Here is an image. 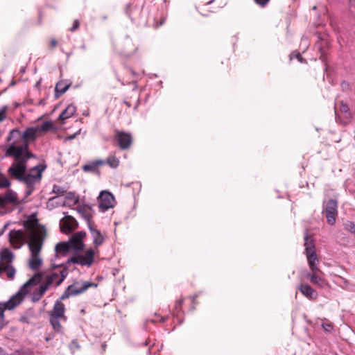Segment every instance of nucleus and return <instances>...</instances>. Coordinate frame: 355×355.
Segmentation results:
<instances>
[{
	"mask_svg": "<svg viewBox=\"0 0 355 355\" xmlns=\"http://www.w3.org/2000/svg\"><path fill=\"white\" fill-rule=\"evenodd\" d=\"M166 318L164 317L160 316L159 315L155 314V318L150 320V322L153 323H156L157 322H164Z\"/></svg>",
	"mask_w": 355,
	"mask_h": 355,
	"instance_id": "nucleus-38",
	"label": "nucleus"
},
{
	"mask_svg": "<svg viewBox=\"0 0 355 355\" xmlns=\"http://www.w3.org/2000/svg\"><path fill=\"white\" fill-rule=\"evenodd\" d=\"M65 192L64 188L58 185H53L52 193L58 195H62Z\"/></svg>",
	"mask_w": 355,
	"mask_h": 355,
	"instance_id": "nucleus-36",
	"label": "nucleus"
},
{
	"mask_svg": "<svg viewBox=\"0 0 355 355\" xmlns=\"http://www.w3.org/2000/svg\"><path fill=\"white\" fill-rule=\"evenodd\" d=\"M183 299H181L180 300H178L176 302H175V311L178 313L179 311L181 310V307H182V304L183 303Z\"/></svg>",
	"mask_w": 355,
	"mask_h": 355,
	"instance_id": "nucleus-43",
	"label": "nucleus"
},
{
	"mask_svg": "<svg viewBox=\"0 0 355 355\" xmlns=\"http://www.w3.org/2000/svg\"><path fill=\"white\" fill-rule=\"evenodd\" d=\"M64 304L61 302L60 300L56 301L50 313L49 318L50 323L55 331H60L61 330L62 326L60 323V320H67V317L64 315Z\"/></svg>",
	"mask_w": 355,
	"mask_h": 355,
	"instance_id": "nucleus-6",
	"label": "nucleus"
},
{
	"mask_svg": "<svg viewBox=\"0 0 355 355\" xmlns=\"http://www.w3.org/2000/svg\"><path fill=\"white\" fill-rule=\"evenodd\" d=\"M89 229L92 237L93 243L95 247V250H97V248L100 245H101L105 241L104 236L102 234V233L97 229L93 227L92 225H89Z\"/></svg>",
	"mask_w": 355,
	"mask_h": 355,
	"instance_id": "nucleus-20",
	"label": "nucleus"
},
{
	"mask_svg": "<svg viewBox=\"0 0 355 355\" xmlns=\"http://www.w3.org/2000/svg\"><path fill=\"white\" fill-rule=\"evenodd\" d=\"M42 264V259L40 254L31 255L29 259V267L33 270H37Z\"/></svg>",
	"mask_w": 355,
	"mask_h": 355,
	"instance_id": "nucleus-24",
	"label": "nucleus"
},
{
	"mask_svg": "<svg viewBox=\"0 0 355 355\" xmlns=\"http://www.w3.org/2000/svg\"><path fill=\"white\" fill-rule=\"evenodd\" d=\"M116 139L118 141L119 148L122 150L129 148L132 142V135L130 132L123 131H116Z\"/></svg>",
	"mask_w": 355,
	"mask_h": 355,
	"instance_id": "nucleus-15",
	"label": "nucleus"
},
{
	"mask_svg": "<svg viewBox=\"0 0 355 355\" xmlns=\"http://www.w3.org/2000/svg\"><path fill=\"white\" fill-rule=\"evenodd\" d=\"M340 111L342 113L346 114L347 117L350 116L349 109L348 106L346 104H345L343 101L340 103Z\"/></svg>",
	"mask_w": 355,
	"mask_h": 355,
	"instance_id": "nucleus-34",
	"label": "nucleus"
},
{
	"mask_svg": "<svg viewBox=\"0 0 355 355\" xmlns=\"http://www.w3.org/2000/svg\"><path fill=\"white\" fill-rule=\"evenodd\" d=\"M37 134L38 132L36 127H30L26 128L25 131L21 133L24 142L26 143L28 140L34 139Z\"/></svg>",
	"mask_w": 355,
	"mask_h": 355,
	"instance_id": "nucleus-23",
	"label": "nucleus"
},
{
	"mask_svg": "<svg viewBox=\"0 0 355 355\" xmlns=\"http://www.w3.org/2000/svg\"><path fill=\"white\" fill-rule=\"evenodd\" d=\"M119 159L114 155L110 154L107 159L105 161V164H107L112 168H116L119 165Z\"/></svg>",
	"mask_w": 355,
	"mask_h": 355,
	"instance_id": "nucleus-29",
	"label": "nucleus"
},
{
	"mask_svg": "<svg viewBox=\"0 0 355 355\" xmlns=\"http://www.w3.org/2000/svg\"><path fill=\"white\" fill-rule=\"evenodd\" d=\"M42 279V275L37 273L24 283L18 292L6 302L0 303V329L5 324L4 311L11 310L19 305L23 300L24 297L31 291L33 286L37 284Z\"/></svg>",
	"mask_w": 355,
	"mask_h": 355,
	"instance_id": "nucleus-2",
	"label": "nucleus"
},
{
	"mask_svg": "<svg viewBox=\"0 0 355 355\" xmlns=\"http://www.w3.org/2000/svg\"><path fill=\"white\" fill-rule=\"evenodd\" d=\"M293 58H297L300 62H302V57L300 53L293 52L292 53H291L290 59L292 60Z\"/></svg>",
	"mask_w": 355,
	"mask_h": 355,
	"instance_id": "nucleus-39",
	"label": "nucleus"
},
{
	"mask_svg": "<svg viewBox=\"0 0 355 355\" xmlns=\"http://www.w3.org/2000/svg\"><path fill=\"white\" fill-rule=\"evenodd\" d=\"M78 227L76 220L71 216H65L60 221V227L62 232L68 234Z\"/></svg>",
	"mask_w": 355,
	"mask_h": 355,
	"instance_id": "nucleus-17",
	"label": "nucleus"
},
{
	"mask_svg": "<svg viewBox=\"0 0 355 355\" xmlns=\"http://www.w3.org/2000/svg\"><path fill=\"white\" fill-rule=\"evenodd\" d=\"M324 272L320 270L319 271H309L306 273L305 277L309 282L319 288H324L329 285L327 281L323 277Z\"/></svg>",
	"mask_w": 355,
	"mask_h": 355,
	"instance_id": "nucleus-13",
	"label": "nucleus"
},
{
	"mask_svg": "<svg viewBox=\"0 0 355 355\" xmlns=\"http://www.w3.org/2000/svg\"><path fill=\"white\" fill-rule=\"evenodd\" d=\"M62 266V264H59V265H56V266L53 265V268H56L61 267Z\"/></svg>",
	"mask_w": 355,
	"mask_h": 355,
	"instance_id": "nucleus-51",
	"label": "nucleus"
},
{
	"mask_svg": "<svg viewBox=\"0 0 355 355\" xmlns=\"http://www.w3.org/2000/svg\"><path fill=\"white\" fill-rule=\"evenodd\" d=\"M99 208L103 211H105L112 208L115 205L114 196L107 191H102L98 198Z\"/></svg>",
	"mask_w": 355,
	"mask_h": 355,
	"instance_id": "nucleus-11",
	"label": "nucleus"
},
{
	"mask_svg": "<svg viewBox=\"0 0 355 355\" xmlns=\"http://www.w3.org/2000/svg\"><path fill=\"white\" fill-rule=\"evenodd\" d=\"M69 87V84L66 83L65 81L60 80L55 85V94L59 96L64 94L68 88Z\"/></svg>",
	"mask_w": 355,
	"mask_h": 355,
	"instance_id": "nucleus-26",
	"label": "nucleus"
},
{
	"mask_svg": "<svg viewBox=\"0 0 355 355\" xmlns=\"http://www.w3.org/2000/svg\"><path fill=\"white\" fill-rule=\"evenodd\" d=\"M48 289L46 288V286H44V285L41 284L38 289L35 290L32 296V301L35 302H38L42 296L44 295L46 291Z\"/></svg>",
	"mask_w": 355,
	"mask_h": 355,
	"instance_id": "nucleus-27",
	"label": "nucleus"
},
{
	"mask_svg": "<svg viewBox=\"0 0 355 355\" xmlns=\"http://www.w3.org/2000/svg\"><path fill=\"white\" fill-rule=\"evenodd\" d=\"M344 227L346 230L355 234V224L352 221H347L344 224Z\"/></svg>",
	"mask_w": 355,
	"mask_h": 355,
	"instance_id": "nucleus-33",
	"label": "nucleus"
},
{
	"mask_svg": "<svg viewBox=\"0 0 355 355\" xmlns=\"http://www.w3.org/2000/svg\"><path fill=\"white\" fill-rule=\"evenodd\" d=\"M337 202L335 200L329 199L324 209V213L328 224L333 225L336 223V216H337Z\"/></svg>",
	"mask_w": 355,
	"mask_h": 355,
	"instance_id": "nucleus-12",
	"label": "nucleus"
},
{
	"mask_svg": "<svg viewBox=\"0 0 355 355\" xmlns=\"http://www.w3.org/2000/svg\"><path fill=\"white\" fill-rule=\"evenodd\" d=\"M14 257V254L8 248H4L0 252V275L5 272L10 279L14 278L16 272L12 265Z\"/></svg>",
	"mask_w": 355,
	"mask_h": 355,
	"instance_id": "nucleus-4",
	"label": "nucleus"
},
{
	"mask_svg": "<svg viewBox=\"0 0 355 355\" xmlns=\"http://www.w3.org/2000/svg\"><path fill=\"white\" fill-rule=\"evenodd\" d=\"M317 6H313L312 8V11H313V14L314 15V17L317 19L316 21H314V24L317 26H322L324 25V23H323V21L322 20H320V15L317 12Z\"/></svg>",
	"mask_w": 355,
	"mask_h": 355,
	"instance_id": "nucleus-32",
	"label": "nucleus"
},
{
	"mask_svg": "<svg viewBox=\"0 0 355 355\" xmlns=\"http://www.w3.org/2000/svg\"><path fill=\"white\" fill-rule=\"evenodd\" d=\"M125 104H126L128 107H130V103H128V102H125Z\"/></svg>",
	"mask_w": 355,
	"mask_h": 355,
	"instance_id": "nucleus-53",
	"label": "nucleus"
},
{
	"mask_svg": "<svg viewBox=\"0 0 355 355\" xmlns=\"http://www.w3.org/2000/svg\"><path fill=\"white\" fill-rule=\"evenodd\" d=\"M7 156L14 157V162L8 169L9 175L19 182H23L26 185V196H30L34 191V185L40 182L46 166L38 164L27 172L26 162L33 156L32 154Z\"/></svg>",
	"mask_w": 355,
	"mask_h": 355,
	"instance_id": "nucleus-1",
	"label": "nucleus"
},
{
	"mask_svg": "<svg viewBox=\"0 0 355 355\" xmlns=\"http://www.w3.org/2000/svg\"><path fill=\"white\" fill-rule=\"evenodd\" d=\"M46 230L44 228L38 229L33 232L28 247L31 255L40 254L45 238Z\"/></svg>",
	"mask_w": 355,
	"mask_h": 355,
	"instance_id": "nucleus-9",
	"label": "nucleus"
},
{
	"mask_svg": "<svg viewBox=\"0 0 355 355\" xmlns=\"http://www.w3.org/2000/svg\"><path fill=\"white\" fill-rule=\"evenodd\" d=\"M6 116V107L0 109V122L3 121Z\"/></svg>",
	"mask_w": 355,
	"mask_h": 355,
	"instance_id": "nucleus-40",
	"label": "nucleus"
},
{
	"mask_svg": "<svg viewBox=\"0 0 355 355\" xmlns=\"http://www.w3.org/2000/svg\"><path fill=\"white\" fill-rule=\"evenodd\" d=\"M336 278L338 279V284H340V283H343L344 284V286H341L343 288H347L349 284V282L347 279H346L345 278L340 276V275H336Z\"/></svg>",
	"mask_w": 355,
	"mask_h": 355,
	"instance_id": "nucleus-35",
	"label": "nucleus"
},
{
	"mask_svg": "<svg viewBox=\"0 0 355 355\" xmlns=\"http://www.w3.org/2000/svg\"><path fill=\"white\" fill-rule=\"evenodd\" d=\"M105 164V161L102 159L95 160L89 164L83 166L84 172L98 173V167Z\"/></svg>",
	"mask_w": 355,
	"mask_h": 355,
	"instance_id": "nucleus-21",
	"label": "nucleus"
},
{
	"mask_svg": "<svg viewBox=\"0 0 355 355\" xmlns=\"http://www.w3.org/2000/svg\"><path fill=\"white\" fill-rule=\"evenodd\" d=\"M66 198L68 200H73V204H76L78 202V200L75 198V195L73 193L69 192L66 195Z\"/></svg>",
	"mask_w": 355,
	"mask_h": 355,
	"instance_id": "nucleus-42",
	"label": "nucleus"
},
{
	"mask_svg": "<svg viewBox=\"0 0 355 355\" xmlns=\"http://www.w3.org/2000/svg\"><path fill=\"white\" fill-rule=\"evenodd\" d=\"M319 50H320V51H322V49L320 47V48H319Z\"/></svg>",
	"mask_w": 355,
	"mask_h": 355,
	"instance_id": "nucleus-56",
	"label": "nucleus"
},
{
	"mask_svg": "<svg viewBox=\"0 0 355 355\" xmlns=\"http://www.w3.org/2000/svg\"><path fill=\"white\" fill-rule=\"evenodd\" d=\"M6 146V155L30 153L28 150V144L24 142L21 132L18 129H13L9 132Z\"/></svg>",
	"mask_w": 355,
	"mask_h": 355,
	"instance_id": "nucleus-3",
	"label": "nucleus"
},
{
	"mask_svg": "<svg viewBox=\"0 0 355 355\" xmlns=\"http://www.w3.org/2000/svg\"><path fill=\"white\" fill-rule=\"evenodd\" d=\"M103 350H105V347H106V345L105 344H103V346H102Z\"/></svg>",
	"mask_w": 355,
	"mask_h": 355,
	"instance_id": "nucleus-52",
	"label": "nucleus"
},
{
	"mask_svg": "<svg viewBox=\"0 0 355 355\" xmlns=\"http://www.w3.org/2000/svg\"><path fill=\"white\" fill-rule=\"evenodd\" d=\"M305 254L310 271H319L320 261L316 254L315 248L313 241L306 233L304 235Z\"/></svg>",
	"mask_w": 355,
	"mask_h": 355,
	"instance_id": "nucleus-5",
	"label": "nucleus"
},
{
	"mask_svg": "<svg viewBox=\"0 0 355 355\" xmlns=\"http://www.w3.org/2000/svg\"><path fill=\"white\" fill-rule=\"evenodd\" d=\"M9 241L11 245L15 248H20L24 243V233L21 230H10L8 233Z\"/></svg>",
	"mask_w": 355,
	"mask_h": 355,
	"instance_id": "nucleus-18",
	"label": "nucleus"
},
{
	"mask_svg": "<svg viewBox=\"0 0 355 355\" xmlns=\"http://www.w3.org/2000/svg\"><path fill=\"white\" fill-rule=\"evenodd\" d=\"M71 248L69 242H60L58 243L55 248V250L58 253L66 254L68 252Z\"/></svg>",
	"mask_w": 355,
	"mask_h": 355,
	"instance_id": "nucleus-28",
	"label": "nucleus"
},
{
	"mask_svg": "<svg viewBox=\"0 0 355 355\" xmlns=\"http://www.w3.org/2000/svg\"><path fill=\"white\" fill-rule=\"evenodd\" d=\"M79 25H80V22H79L78 19H75L73 21V26L71 28H69V31L71 32L76 31L78 28Z\"/></svg>",
	"mask_w": 355,
	"mask_h": 355,
	"instance_id": "nucleus-41",
	"label": "nucleus"
},
{
	"mask_svg": "<svg viewBox=\"0 0 355 355\" xmlns=\"http://www.w3.org/2000/svg\"><path fill=\"white\" fill-rule=\"evenodd\" d=\"M92 285V283L89 282H84L82 284L77 283L70 285L61 295L60 300H66L71 296L81 294L91 287Z\"/></svg>",
	"mask_w": 355,
	"mask_h": 355,
	"instance_id": "nucleus-10",
	"label": "nucleus"
},
{
	"mask_svg": "<svg viewBox=\"0 0 355 355\" xmlns=\"http://www.w3.org/2000/svg\"><path fill=\"white\" fill-rule=\"evenodd\" d=\"M341 87L343 90L348 89L349 87V85L348 84V83L343 81L341 83Z\"/></svg>",
	"mask_w": 355,
	"mask_h": 355,
	"instance_id": "nucleus-45",
	"label": "nucleus"
},
{
	"mask_svg": "<svg viewBox=\"0 0 355 355\" xmlns=\"http://www.w3.org/2000/svg\"><path fill=\"white\" fill-rule=\"evenodd\" d=\"M55 198V197H53V198H51L50 199V200H54Z\"/></svg>",
	"mask_w": 355,
	"mask_h": 355,
	"instance_id": "nucleus-55",
	"label": "nucleus"
},
{
	"mask_svg": "<svg viewBox=\"0 0 355 355\" xmlns=\"http://www.w3.org/2000/svg\"><path fill=\"white\" fill-rule=\"evenodd\" d=\"M51 44H57V41L55 39L51 40Z\"/></svg>",
	"mask_w": 355,
	"mask_h": 355,
	"instance_id": "nucleus-50",
	"label": "nucleus"
},
{
	"mask_svg": "<svg viewBox=\"0 0 355 355\" xmlns=\"http://www.w3.org/2000/svg\"><path fill=\"white\" fill-rule=\"evenodd\" d=\"M76 135L77 133H75V134H73L71 135H69L68 137H67V139L68 140H72L73 139L76 137Z\"/></svg>",
	"mask_w": 355,
	"mask_h": 355,
	"instance_id": "nucleus-48",
	"label": "nucleus"
},
{
	"mask_svg": "<svg viewBox=\"0 0 355 355\" xmlns=\"http://www.w3.org/2000/svg\"><path fill=\"white\" fill-rule=\"evenodd\" d=\"M11 183L10 180L5 176L4 174L1 173L0 175V189L9 188Z\"/></svg>",
	"mask_w": 355,
	"mask_h": 355,
	"instance_id": "nucleus-31",
	"label": "nucleus"
},
{
	"mask_svg": "<svg viewBox=\"0 0 355 355\" xmlns=\"http://www.w3.org/2000/svg\"><path fill=\"white\" fill-rule=\"evenodd\" d=\"M77 211L79 213V214L82 216L83 218H84L87 223H88V225H91V218L92 215L90 213V209L85 206H79L76 208Z\"/></svg>",
	"mask_w": 355,
	"mask_h": 355,
	"instance_id": "nucleus-25",
	"label": "nucleus"
},
{
	"mask_svg": "<svg viewBox=\"0 0 355 355\" xmlns=\"http://www.w3.org/2000/svg\"><path fill=\"white\" fill-rule=\"evenodd\" d=\"M165 20H166V18H165V17H163V18L161 19V21H160V22L159 23V24H157L155 26H156V27H158V26H162V25L165 22Z\"/></svg>",
	"mask_w": 355,
	"mask_h": 355,
	"instance_id": "nucleus-47",
	"label": "nucleus"
},
{
	"mask_svg": "<svg viewBox=\"0 0 355 355\" xmlns=\"http://www.w3.org/2000/svg\"><path fill=\"white\" fill-rule=\"evenodd\" d=\"M98 250L89 248L84 254H78L67 260V263H75L81 266L90 267L94 262V257Z\"/></svg>",
	"mask_w": 355,
	"mask_h": 355,
	"instance_id": "nucleus-8",
	"label": "nucleus"
},
{
	"mask_svg": "<svg viewBox=\"0 0 355 355\" xmlns=\"http://www.w3.org/2000/svg\"><path fill=\"white\" fill-rule=\"evenodd\" d=\"M254 1L259 5L265 6L268 3L269 0H254Z\"/></svg>",
	"mask_w": 355,
	"mask_h": 355,
	"instance_id": "nucleus-44",
	"label": "nucleus"
},
{
	"mask_svg": "<svg viewBox=\"0 0 355 355\" xmlns=\"http://www.w3.org/2000/svg\"><path fill=\"white\" fill-rule=\"evenodd\" d=\"M313 37H314L315 38H316V39H317V40L315 41V42H319V40H324L322 37H321L320 34V33H316L315 34H314Z\"/></svg>",
	"mask_w": 355,
	"mask_h": 355,
	"instance_id": "nucleus-46",
	"label": "nucleus"
},
{
	"mask_svg": "<svg viewBox=\"0 0 355 355\" xmlns=\"http://www.w3.org/2000/svg\"><path fill=\"white\" fill-rule=\"evenodd\" d=\"M297 289L305 297L309 300H316L318 297V295L317 291L306 283L299 284Z\"/></svg>",
	"mask_w": 355,
	"mask_h": 355,
	"instance_id": "nucleus-19",
	"label": "nucleus"
},
{
	"mask_svg": "<svg viewBox=\"0 0 355 355\" xmlns=\"http://www.w3.org/2000/svg\"><path fill=\"white\" fill-rule=\"evenodd\" d=\"M76 112V107L72 104L69 105L59 115L58 119L64 121L72 116Z\"/></svg>",
	"mask_w": 355,
	"mask_h": 355,
	"instance_id": "nucleus-22",
	"label": "nucleus"
},
{
	"mask_svg": "<svg viewBox=\"0 0 355 355\" xmlns=\"http://www.w3.org/2000/svg\"><path fill=\"white\" fill-rule=\"evenodd\" d=\"M349 3L352 7L355 8V0H349Z\"/></svg>",
	"mask_w": 355,
	"mask_h": 355,
	"instance_id": "nucleus-49",
	"label": "nucleus"
},
{
	"mask_svg": "<svg viewBox=\"0 0 355 355\" xmlns=\"http://www.w3.org/2000/svg\"><path fill=\"white\" fill-rule=\"evenodd\" d=\"M130 71H131V73H132V74H134V73H135V71H134L133 70H132V69H131V70H130Z\"/></svg>",
	"mask_w": 355,
	"mask_h": 355,
	"instance_id": "nucleus-54",
	"label": "nucleus"
},
{
	"mask_svg": "<svg viewBox=\"0 0 355 355\" xmlns=\"http://www.w3.org/2000/svg\"><path fill=\"white\" fill-rule=\"evenodd\" d=\"M38 134L40 132H45L50 130L53 128L51 121L44 122L42 125L35 126Z\"/></svg>",
	"mask_w": 355,
	"mask_h": 355,
	"instance_id": "nucleus-30",
	"label": "nucleus"
},
{
	"mask_svg": "<svg viewBox=\"0 0 355 355\" xmlns=\"http://www.w3.org/2000/svg\"><path fill=\"white\" fill-rule=\"evenodd\" d=\"M297 0H292L293 2H295L297 1Z\"/></svg>",
	"mask_w": 355,
	"mask_h": 355,
	"instance_id": "nucleus-57",
	"label": "nucleus"
},
{
	"mask_svg": "<svg viewBox=\"0 0 355 355\" xmlns=\"http://www.w3.org/2000/svg\"><path fill=\"white\" fill-rule=\"evenodd\" d=\"M322 327L323 328L324 331L327 333H330L334 328L333 324L331 323L326 322L322 324Z\"/></svg>",
	"mask_w": 355,
	"mask_h": 355,
	"instance_id": "nucleus-37",
	"label": "nucleus"
},
{
	"mask_svg": "<svg viewBox=\"0 0 355 355\" xmlns=\"http://www.w3.org/2000/svg\"><path fill=\"white\" fill-rule=\"evenodd\" d=\"M86 237V232L80 231L75 233L69 239V243L72 249L78 251L83 250L85 245L84 239Z\"/></svg>",
	"mask_w": 355,
	"mask_h": 355,
	"instance_id": "nucleus-16",
	"label": "nucleus"
},
{
	"mask_svg": "<svg viewBox=\"0 0 355 355\" xmlns=\"http://www.w3.org/2000/svg\"><path fill=\"white\" fill-rule=\"evenodd\" d=\"M18 203L17 193L9 189L4 194L0 195V216L11 211V207Z\"/></svg>",
	"mask_w": 355,
	"mask_h": 355,
	"instance_id": "nucleus-7",
	"label": "nucleus"
},
{
	"mask_svg": "<svg viewBox=\"0 0 355 355\" xmlns=\"http://www.w3.org/2000/svg\"><path fill=\"white\" fill-rule=\"evenodd\" d=\"M68 272L67 269L61 270L60 272V274L57 272H53L46 277L45 282L42 284L44 285V286H46L47 289L53 283H55V285L58 286L64 280Z\"/></svg>",
	"mask_w": 355,
	"mask_h": 355,
	"instance_id": "nucleus-14",
	"label": "nucleus"
}]
</instances>
